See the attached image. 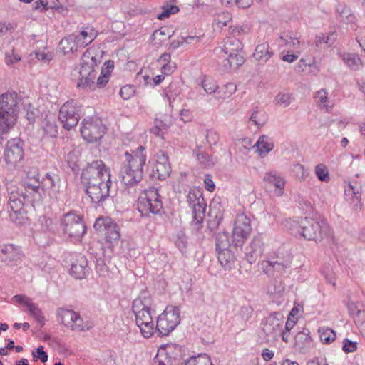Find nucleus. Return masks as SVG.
Listing matches in <instances>:
<instances>
[{
    "label": "nucleus",
    "mask_w": 365,
    "mask_h": 365,
    "mask_svg": "<svg viewBox=\"0 0 365 365\" xmlns=\"http://www.w3.org/2000/svg\"><path fill=\"white\" fill-rule=\"evenodd\" d=\"M315 173L318 179L322 182H327L329 180V172L323 164L317 165L315 168Z\"/></svg>",
    "instance_id": "0e129e2a"
},
{
    "label": "nucleus",
    "mask_w": 365,
    "mask_h": 365,
    "mask_svg": "<svg viewBox=\"0 0 365 365\" xmlns=\"http://www.w3.org/2000/svg\"><path fill=\"white\" fill-rule=\"evenodd\" d=\"M24 142L19 138L6 142L4 153V160L9 169L21 166L24 157Z\"/></svg>",
    "instance_id": "9d476101"
},
{
    "label": "nucleus",
    "mask_w": 365,
    "mask_h": 365,
    "mask_svg": "<svg viewBox=\"0 0 365 365\" xmlns=\"http://www.w3.org/2000/svg\"><path fill=\"white\" fill-rule=\"evenodd\" d=\"M41 182L43 192L47 190L50 195L59 192L61 178L58 174L48 173Z\"/></svg>",
    "instance_id": "5701e85b"
},
{
    "label": "nucleus",
    "mask_w": 365,
    "mask_h": 365,
    "mask_svg": "<svg viewBox=\"0 0 365 365\" xmlns=\"http://www.w3.org/2000/svg\"><path fill=\"white\" fill-rule=\"evenodd\" d=\"M199 86L204 89L207 94H212L215 93L218 88V85L217 84L216 81L212 78H208L201 81Z\"/></svg>",
    "instance_id": "5fc2aeb1"
},
{
    "label": "nucleus",
    "mask_w": 365,
    "mask_h": 365,
    "mask_svg": "<svg viewBox=\"0 0 365 365\" xmlns=\"http://www.w3.org/2000/svg\"><path fill=\"white\" fill-rule=\"evenodd\" d=\"M245 259L252 264L255 262L259 256L262 254L259 253V250H253L249 245L245 247Z\"/></svg>",
    "instance_id": "69168bd1"
},
{
    "label": "nucleus",
    "mask_w": 365,
    "mask_h": 365,
    "mask_svg": "<svg viewBox=\"0 0 365 365\" xmlns=\"http://www.w3.org/2000/svg\"><path fill=\"white\" fill-rule=\"evenodd\" d=\"M89 271L86 257L81 253H75L71 264V275L76 279H81L87 276Z\"/></svg>",
    "instance_id": "6ab92c4d"
},
{
    "label": "nucleus",
    "mask_w": 365,
    "mask_h": 365,
    "mask_svg": "<svg viewBox=\"0 0 365 365\" xmlns=\"http://www.w3.org/2000/svg\"><path fill=\"white\" fill-rule=\"evenodd\" d=\"M180 310L178 307L168 306L158 317L155 331L158 336L168 335L180 324Z\"/></svg>",
    "instance_id": "0eeeda50"
},
{
    "label": "nucleus",
    "mask_w": 365,
    "mask_h": 365,
    "mask_svg": "<svg viewBox=\"0 0 365 365\" xmlns=\"http://www.w3.org/2000/svg\"><path fill=\"white\" fill-rule=\"evenodd\" d=\"M252 312L253 309L250 305H243L237 311L234 319L239 322L241 329L246 327V323L251 318Z\"/></svg>",
    "instance_id": "c756f323"
},
{
    "label": "nucleus",
    "mask_w": 365,
    "mask_h": 365,
    "mask_svg": "<svg viewBox=\"0 0 365 365\" xmlns=\"http://www.w3.org/2000/svg\"><path fill=\"white\" fill-rule=\"evenodd\" d=\"M24 257V255L18 245L11 243L0 245V259L6 265H16Z\"/></svg>",
    "instance_id": "2eb2a0df"
},
{
    "label": "nucleus",
    "mask_w": 365,
    "mask_h": 365,
    "mask_svg": "<svg viewBox=\"0 0 365 365\" xmlns=\"http://www.w3.org/2000/svg\"><path fill=\"white\" fill-rule=\"evenodd\" d=\"M145 148L140 145L138 146L133 154L125 152V160L123 165L130 167V168L135 170V178L143 177V167L146 163V154L145 153Z\"/></svg>",
    "instance_id": "ddd939ff"
},
{
    "label": "nucleus",
    "mask_w": 365,
    "mask_h": 365,
    "mask_svg": "<svg viewBox=\"0 0 365 365\" xmlns=\"http://www.w3.org/2000/svg\"><path fill=\"white\" fill-rule=\"evenodd\" d=\"M295 346L298 347V349H303L307 346H309L311 343L312 338L309 335V331L307 329H304L302 331H298L295 336Z\"/></svg>",
    "instance_id": "a19ab883"
},
{
    "label": "nucleus",
    "mask_w": 365,
    "mask_h": 365,
    "mask_svg": "<svg viewBox=\"0 0 365 365\" xmlns=\"http://www.w3.org/2000/svg\"><path fill=\"white\" fill-rule=\"evenodd\" d=\"M81 124V135L88 143L97 142L105 133L106 128L98 120H94L92 118H85Z\"/></svg>",
    "instance_id": "f8f14e48"
},
{
    "label": "nucleus",
    "mask_w": 365,
    "mask_h": 365,
    "mask_svg": "<svg viewBox=\"0 0 365 365\" xmlns=\"http://www.w3.org/2000/svg\"><path fill=\"white\" fill-rule=\"evenodd\" d=\"M181 365H213L210 357L206 354H199L197 356L190 357L185 364Z\"/></svg>",
    "instance_id": "a18cd8bd"
},
{
    "label": "nucleus",
    "mask_w": 365,
    "mask_h": 365,
    "mask_svg": "<svg viewBox=\"0 0 365 365\" xmlns=\"http://www.w3.org/2000/svg\"><path fill=\"white\" fill-rule=\"evenodd\" d=\"M232 19V15L230 13L222 12L218 14L215 18V24L220 28L227 26L228 22Z\"/></svg>",
    "instance_id": "680f3d73"
},
{
    "label": "nucleus",
    "mask_w": 365,
    "mask_h": 365,
    "mask_svg": "<svg viewBox=\"0 0 365 365\" xmlns=\"http://www.w3.org/2000/svg\"><path fill=\"white\" fill-rule=\"evenodd\" d=\"M18 94L15 92L5 93L0 96V145L6 139L7 133L16 121Z\"/></svg>",
    "instance_id": "f257e3e1"
},
{
    "label": "nucleus",
    "mask_w": 365,
    "mask_h": 365,
    "mask_svg": "<svg viewBox=\"0 0 365 365\" xmlns=\"http://www.w3.org/2000/svg\"><path fill=\"white\" fill-rule=\"evenodd\" d=\"M293 100L292 96L288 92H279L274 98V103L277 106L287 108Z\"/></svg>",
    "instance_id": "603ef678"
},
{
    "label": "nucleus",
    "mask_w": 365,
    "mask_h": 365,
    "mask_svg": "<svg viewBox=\"0 0 365 365\" xmlns=\"http://www.w3.org/2000/svg\"><path fill=\"white\" fill-rule=\"evenodd\" d=\"M336 11L339 14L341 21L346 24L351 23L355 19V16L351 14V10L345 6L339 4Z\"/></svg>",
    "instance_id": "8fccbe9b"
},
{
    "label": "nucleus",
    "mask_w": 365,
    "mask_h": 365,
    "mask_svg": "<svg viewBox=\"0 0 365 365\" xmlns=\"http://www.w3.org/2000/svg\"><path fill=\"white\" fill-rule=\"evenodd\" d=\"M337 34L335 31L329 34L326 37L323 34H320L316 36L315 45L317 47L322 46L323 43L331 46L335 42Z\"/></svg>",
    "instance_id": "3c124183"
},
{
    "label": "nucleus",
    "mask_w": 365,
    "mask_h": 365,
    "mask_svg": "<svg viewBox=\"0 0 365 365\" xmlns=\"http://www.w3.org/2000/svg\"><path fill=\"white\" fill-rule=\"evenodd\" d=\"M250 232L251 231L240 228L239 226L235 225L232 235V246L235 248L237 247H242L245 241L250 235Z\"/></svg>",
    "instance_id": "2f4dec72"
},
{
    "label": "nucleus",
    "mask_w": 365,
    "mask_h": 365,
    "mask_svg": "<svg viewBox=\"0 0 365 365\" xmlns=\"http://www.w3.org/2000/svg\"><path fill=\"white\" fill-rule=\"evenodd\" d=\"M267 261H277V262H284L285 264H291L292 256L289 250L284 246L279 247Z\"/></svg>",
    "instance_id": "7c9ffc66"
},
{
    "label": "nucleus",
    "mask_w": 365,
    "mask_h": 365,
    "mask_svg": "<svg viewBox=\"0 0 365 365\" xmlns=\"http://www.w3.org/2000/svg\"><path fill=\"white\" fill-rule=\"evenodd\" d=\"M260 156L264 157L274 148L273 140L267 135H262L255 144Z\"/></svg>",
    "instance_id": "72a5a7b5"
},
{
    "label": "nucleus",
    "mask_w": 365,
    "mask_h": 365,
    "mask_svg": "<svg viewBox=\"0 0 365 365\" xmlns=\"http://www.w3.org/2000/svg\"><path fill=\"white\" fill-rule=\"evenodd\" d=\"M135 170L123 164L120 169V175L123 182L127 186L133 187L140 182L143 178H135Z\"/></svg>",
    "instance_id": "393cba45"
},
{
    "label": "nucleus",
    "mask_w": 365,
    "mask_h": 365,
    "mask_svg": "<svg viewBox=\"0 0 365 365\" xmlns=\"http://www.w3.org/2000/svg\"><path fill=\"white\" fill-rule=\"evenodd\" d=\"M153 312L154 311L133 312L135 316L136 324L145 338L150 337L154 333Z\"/></svg>",
    "instance_id": "a211bd4d"
},
{
    "label": "nucleus",
    "mask_w": 365,
    "mask_h": 365,
    "mask_svg": "<svg viewBox=\"0 0 365 365\" xmlns=\"http://www.w3.org/2000/svg\"><path fill=\"white\" fill-rule=\"evenodd\" d=\"M299 233L307 240L320 242L332 237V230L327 220L319 217L317 219L304 217L299 223Z\"/></svg>",
    "instance_id": "f03ea898"
},
{
    "label": "nucleus",
    "mask_w": 365,
    "mask_h": 365,
    "mask_svg": "<svg viewBox=\"0 0 365 365\" xmlns=\"http://www.w3.org/2000/svg\"><path fill=\"white\" fill-rule=\"evenodd\" d=\"M250 219L247 217L244 214H241L237 215L235 225L239 226L240 228L244 230H248L249 231L252 230L251 225H250Z\"/></svg>",
    "instance_id": "e2e57ef3"
},
{
    "label": "nucleus",
    "mask_w": 365,
    "mask_h": 365,
    "mask_svg": "<svg viewBox=\"0 0 365 365\" xmlns=\"http://www.w3.org/2000/svg\"><path fill=\"white\" fill-rule=\"evenodd\" d=\"M263 180L269 185L273 186L276 188L275 195L279 197L283 195L285 186V180L284 178H282L277 172L274 171L266 173L264 175Z\"/></svg>",
    "instance_id": "b1692460"
},
{
    "label": "nucleus",
    "mask_w": 365,
    "mask_h": 365,
    "mask_svg": "<svg viewBox=\"0 0 365 365\" xmlns=\"http://www.w3.org/2000/svg\"><path fill=\"white\" fill-rule=\"evenodd\" d=\"M217 259L225 270L231 269L235 262V256L230 249L218 251Z\"/></svg>",
    "instance_id": "cd10ccee"
},
{
    "label": "nucleus",
    "mask_w": 365,
    "mask_h": 365,
    "mask_svg": "<svg viewBox=\"0 0 365 365\" xmlns=\"http://www.w3.org/2000/svg\"><path fill=\"white\" fill-rule=\"evenodd\" d=\"M76 34H71L66 37L63 38L59 42V49L63 54L74 53L78 51L76 43Z\"/></svg>",
    "instance_id": "c85d7f7f"
},
{
    "label": "nucleus",
    "mask_w": 365,
    "mask_h": 365,
    "mask_svg": "<svg viewBox=\"0 0 365 365\" xmlns=\"http://www.w3.org/2000/svg\"><path fill=\"white\" fill-rule=\"evenodd\" d=\"M26 307L28 309L29 314L40 324L41 327L45 324V317L41 309L37 304L33 303L31 301L26 302Z\"/></svg>",
    "instance_id": "e433bc0d"
},
{
    "label": "nucleus",
    "mask_w": 365,
    "mask_h": 365,
    "mask_svg": "<svg viewBox=\"0 0 365 365\" xmlns=\"http://www.w3.org/2000/svg\"><path fill=\"white\" fill-rule=\"evenodd\" d=\"M193 154L196 156L199 163L205 168L211 167L216 163V158H213L204 151L194 150Z\"/></svg>",
    "instance_id": "79ce46f5"
},
{
    "label": "nucleus",
    "mask_w": 365,
    "mask_h": 365,
    "mask_svg": "<svg viewBox=\"0 0 365 365\" xmlns=\"http://www.w3.org/2000/svg\"><path fill=\"white\" fill-rule=\"evenodd\" d=\"M93 327V324L86 321L84 322L81 317L80 314L76 312V317H74L73 324L71 329L76 331H82L84 330H89Z\"/></svg>",
    "instance_id": "37998d69"
},
{
    "label": "nucleus",
    "mask_w": 365,
    "mask_h": 365,
    "mask_svg": "<svg viewBox=\"0 0 365 365\" xmlns=\"http://www.w3.org/2000/svg\"><path fill=\"white\" fill-rule=\"evenodd\" d=\"M137 208L142 216L159 214L163 209V202L158 190L155 187L145 190L138 200Z\"/></svg>",
    "instance_id": "39448f33"
},
{
    "label": "nucleus",
    "mask_w": 365,
    "mask_h": 365,
    "mask_svg": "<svg viewBox=\"0 0 365 365\" xmlns=\"http://www.w3.org/2000/svg\"><path fill=\"white\" fill-rule=\"evenodd\" d=\"M179 8L175 5H166L162 7V12L158 14V19L163 20L168 18L171 14L179 11Z\"/></svg>",
    "instance_id": "052dcab7"
},
{
    "label": "nucleus",
    "mask_w": 365,
    "mask_h": 365,
    "mask_svg": "<svg viewBox=\"0 0 365 365\" xmlns=\"http://www.w3.org/2000/svg\"><path fill=\"white\" fill-rule=\"evenodd\" d=\"M267 265L265 267L264 271L268 274H272L274 276V272H277L276 277L285 273L286 269L289 268L291 264H285L284 262H277V261H267Z\"/></svg>",
    "instance_id": "f704fd0d"
},
{
    "label": "nucleus",
    "mask_w": 365,
    "mask_h": 365,
    "mask_svg": "<svg viewBox=\"0 0 365 365\" xmlns=\"http://www.w3.org/2000/svg\"><path fill=\"white\" fill-rule=\"evenodd\" d=\"M111 185L112 183H103L99 186H90V188L86 189V192L92 202L101 204L110 197Z\"/></svg>",
    "instance_id": "aec40b11"
},
{
    "label": "nucleus",
    "mask_w": 365,
    "mask_h": 365,
    "mask_svg": "<svg viewBox=\"0 0 365 365\" xmlns=\"http://www.w3.org/2000/svg\"><path fill=\"white\" fill-rule=\"evenodd\" d=\"M242 44L241 41L235 37H229L226 40L222 51L225 53H232L241 52Z\"/></svg>",
    "instance_id": "58836bf2"
},
{
    "label": "nucleus",
    "mask_w": 365,
    "mask_h": 365,
    "mask_svg": "<svg viewBox=\"0 0 365 365\" xmlns=\"http://www.w3.org/2000/svg\"><path fill=\"white\" fill-rule=\"evenodd\" d=\"M155 164L152 168L150 174L153 180H163L166 179L171 173V166L169 162L168 155L165 151L160 150L155 155Z\"/></svg>",
    "instance_id": "4468645a"
},
{
    "label": "nucleus",
    "mask_w": 365,
    "mask_h": 365,
    "mask_svg": "<svg viewBox=\"0 0 365 365\" xmlns=\"http://www.w3.org/2000/svg\"><path fill=\"white\" fill-rule=\"evenodd\" d=\"M154 364L155 365H181L176 358L172 359L167 355H157L154 359Z\"/></svg>",
    "instance_id": "4d7b16f0"
},
{
    "label": "nucleus",
    "mask_w": 365,
    "mask_h": 365,
    "mask_svg": "<svg viewBox=\"0 0 365 365\" xmlns=\"http://www.w3.org/2000/svg\"><path fill=\"white\" fill-rule=\"evenodd\" d=\"M232 245V242H230L229 238V234L227 232H219L215 237V246L216 251H222L227 249H230V247Z\"/></svg>",
    "instance_id": "ea45409f"
},
{
    "label": "nucleus",
    "mask_w": 365,
    "mask_h": 365,
    "mask_svg": "<svg viewBox=\"0 0 365 365\" xmlns=\"http://www.w3.org/2000/svg\"><path fill=\"white\" fill-rule=\"evenodd\" d=\"M342 60L353 71H358L363 66L361 59L356 53H345L342 55Z\"/></svg>",
    "instance_id": "c9c22d12"
},
{
    "label": "nucleus",
    "mask_w": 365,
    "mask_h": 365,
    "mask_svg": "<svg viewBox=\"0 0 365 365\" xmlns=\"http://www.w3.org/2000/svg\"><path fill=\"white\" fill-rule=\"evenodd\" d=\"M20 188H22L24 192H26L27 201L29 203L38 202L42 198L43 190L41 182L36 176L25 180Z\"/></svg>",
    "instance_id": "f3484780"
},
{
    "label": "nucleus",
    "mask_w": 365,
    "mask_h": 365,
    "mask_svg": "<svg viewBox=\"0 0 365 365\" xmlns=\"http://www.w3.org/2000/svg\"><path fill=\"white\" fill-rule=\"evenodd\" d=\"M80 153L78 150L73 149L67 154L66 161L69 168L74 170L78 167L79 161Z\"/></svg>",
    "instance_id": "13d9d810"
},
{
    "label": "nucleus",
    "mask_w": 365,
    "mask_h": 365,
    "mask_svg": "<svg viewBox=\"0 0 365 365\" xmlns=\"http://www.w3.org/2000/svg\"><path fill=\"white\" fill-rule=\"evenodd\" d=\"M7 192L8 208L11 209L9 217L16 224L22 225L27 219L26 205L29 202L26 194L22 188L12 183L7 186Z\"/></svg>",
    "instance_id": "20e7f679"
},
{
    "label": "nucleus",
    "mask_w": 365,
    "mask_h": 365,
    "mask_svg": "<svg viewBox=\"0 0 365 365\" xmlns=\"http://www.w3.org/2000/svg\"><path fill=\"white\" fill-rule=\"evenodd\" d=\"M104 173L110 174L109 168L106 167L105 163L101 160H94L88 163L86 167L84 168L81 174V182L88 181L91 182V180L101 178L104 175Z\"/></svg>",
    "instance_id": "dca6fc26"
},
{
    "label": "nucleus",
    "mask_w": 365,
    "mask_h": 365,
    "mask_svg": "<svg viewBox=\"0 0 365 365\" xmlns=\"http://www.w3.org/2000/svg\"><path fill=\"white\" fill-rule=\"evenodd\" d=\"M264 245L263 237L261 235L255 236L249 245L253 250H259L260 254H262L264 252Z\"/></svg>",
    "instance_id": "338daca9"
},
{
    "label": "nucleus",
    "mask_w": 365,
    "mask_h": 365,
    "mask_svg": "<svg viewBox=\"0 0 365 365\" xmlns=\"http://www.w3.org/2000/svg\"><path fill=\"white\" fill-rule=\"evenodd\" d=\"M93 227L98 234L104 236L106 241L110 244V247L118 243L120 238V227L110 217H98Z\"/></svg>",
    "instance_id": "6e6552de"
},
{
    "label": "nucleus",
    "mask_w": 365,
    "mask_h": 365,
    "mask_svg": "<svg viewBox=\"0 0 365 365\" xmlns=\"http://www.w3.org/2000/svg\"><path fill=\"white\" fill-rule=\"evenodd\" d=\"M318 332L320 341L323 344H329L336 339L335 331L329 327H320Z\"/></svg>",
    "instance_id": "c03bdc74"
},
{
    "label": "nucleus",
    "mask_w": 365,
    "mask_h": 365,
    "mask_svg": "<svg viewBox=\"0 0 365 365\" xmlns=\"http://www.w3.org/2000/svg\"><path fill=\"white\" fill-rule=\"evenodd\" d=\"M284 317L279 312H274L266 319L263 331L266 335H272L282 329Z\"/></svg>",
    "instance_id": "4be33fe9"
},
{
    "label": "nucleus",
    "mask_w": 365,
    "mask_h": 365,
    "mask_svg": "<svg viewBox=\"0 0 365 365\" xmlns=\"http://www.w3.org/2000/svg\"><path fill=\"white\" fill-rule=\"evenodd\" d=\"M346 307L350 315L354 317H358L359 319H360L361 322L365 321V315L362 314H364V312H362L361 309L359 308L356 303L353 302H349Z\"/></svg>",
    "instance_id": "bf43d9fd"
},
{
    "label": "nucleus",
    "mask_w": 365,
    "mask_h": 365,
    "mask_svg": "<svg viewBox=\"0 0 365 365\" xmlns=\"http://www.w3.org/2000/svg\"><path fill=\"white\" fill-rule=\"evenodd\" d=\"M74 317H76V312L72 309L59 308L57 310V317L67 327H71Z\"/></svg>",
    "instance_id": "4c0bfd02"
},
{
    "label": "nucleus",
    "mask_w": 365,
    "mask_h": 365,
    "mask_svg": "<svg viewBox=\"0 0 365 365\" xmlns=\"http://www.w3.org/2000/svg\"><path fill=\"white\" fill-rule=\"evenodd\" d=\"M60 225L63 232L70 237L80 239L86 232V227L81 217L73 211L62 216Z\"/></svg>",
    "instance_id": "1a4fd4ad"
},
{
    "label": "nucleus",
    "mask_w": 365,
    "mask_h": 365,
    "mask_svg": "<svg viewBox=\"0 0 365 365\" xmlns=\"http://www.w3.org/2000/svg\"><path fill=\"white\" fill-rule=\"evenodd\" d=\"M32 356L34 361L40 360L42 363L48 361V354L43 350V346H39L35 351L32 352Z\"/></svg>",
    "instance_id": "774afa93"
},
{
    "label": "nucleus",
    "mask_w": 365,
    "mask_h": 365,
    "mask_svg": "<svg viewBox=\"0 0 365 365\" xmlns=\"http://www.w3.org/2000/svg\"><path fill=\"white\" fill-rule=\"evenodd\" d=\"M80 115L81 106L74 100H71L61 107L58 119L63 124V127L70 130L78 124Z\"/></svg>",
    "instance_id": "9b49d317"
},
{
    "label": "nucleus",
    "mask_w": 365,
    "mask_h": 365,
    "mask_svg": "<svg viewBox=\"0 0 365 365\" xmlns=\"http://www.w3.org/2000/svg\"><path fill=\"white\" fill-rule=\"evenodd\" d=\"M228 55L227 58L226 59L227 63H225L224 66L226 67L229 65L230 68H237L240 66L242 65L245 62V59L243 56L240 53V52L233 53H226Z\"/></svg>",
    "instance_id": "49530a36"
},
{
    "label": "nucleus",
    "mask_w": 365,
    "mask_h": 365,
    "mask_svg": "<svg viewBox=\"0 0 365 365\" xmlns=\"http://www.w3.org/2000/svg\"><path fill=\"white\" fill-rule=\"evenodd\" d=\"M83 186L86 189L90 188V186H99L103 185V183H112L110 180V174L104 173V175L98 178H95L93 180H91V182L89 180L81 182Z\"/></svg>",
    "instance_id": "864d4df0"
},
{
    "label": "nucleus",
    "mask_w": 365,
    "mask_h": 365,
    "mask_svg": "<svg viewBox=\"0 0 365 365\" xmlns=\"http://www.w3.org/2000/svg\"><path fill=\"white\" fill-rule=\"evenodd\" d=\"M250 120L253 122L258 128L262 127L267 122L266 113L256 107L250 117Z\"/></svg>",
    "instance_id": "de8ad7c7"
},
{
    "label": "nucleus",
    "mask_w": 365,
    "mask_h": 365,
    "mask_svg": "<svg viewBox=\"0 0 365 365\" xmlns=\"http://www.w3.org/2000/svg\"><path fill=\"white\" fill-rule=\"evenodd\" d=\"M43 130L44 135L48 138H56L58 134V129L55 123L47 120L43 122Z\"/></svg>",
    "instance_id": "6e6d98bb"
},
{
    "label": "nucleus",
    "mask_w": 365,
    "mask_h": 365,
    "mask_svg": "<svg viewBox=\"0 0 365 365\" xmlns=\"http://www.w3.org/2000/svg\"><path fill=\"white\" fill-rule=\"evenodd\" d=\"M99 61L93 52L87 49L81 56L79 68V78L77 86L83 89L93 91L98 87L96 76L98 72Z\"/></svg>",
    "instance_id": "7ed1b4c3"
},
{
    "label": "nucleus",
    "mask_w": 365,
    "mask_h": 365,
    "mask_svg": "<svg viewBox=\"0 0 365 365\" xmlns=\"http://www.w3.org/2000/svg\"><path fill=\"white\" fill-rule=\"evenodd\" d=\"M346 195L351 194L352 195L351 199V204L355 210L361 209V186L359 185L356 182H350L349 188L345 189Z\"/></svg>",
    "instance_id": "a878e982"
},
{
    "label": "nucleus",
    "mask_w": 365,
    "mask_h": 365,
    "mask_svg": "<svg viewBox=\"0 0 365 365\" xmlns=\"http://www.w3.org/2000/svg\"><path fill=\"white\" fill-rule=\"evenodd\" d=\"M38 225L41 231L43 232H55L56 230V225L53 224V220L45 215L39 217Z\"/></svg>",
    "instance_id": "09e8293b"
},
{
    "label": "nucleus",
    "mask_w": 365,
    "mask_h": 365,
    "mask_svg": "<svg viewBox=\"0 0 365 365\" xmlns=\"http://www.w3.org/2000/svg\"><path fill=\"white\" fill-rule=\"evenodd\" d=\"M187 202L192 210L191 225L198 231L202 227V223L205 215L207 204L202 193L200 190L190 189L187 195Z\"/></svg>",
    "instance_id": "423d86ee"
},
{
    "label": "nucleus",
    "mask_w": 365,
    "mask_h": 365,
    "mask_svg": "<svg viewBox=\"0 0 365 365\" xmlns=\"http://www.w3.org/2000/svg\"><path fill=\"white\" fill-rule=\"evenodd\" d=\"M114 68V62L113 61H107L103 63L101 68V75L97 78V85L98 88L104 87L108 82L110 73Z\"/></svg>",
    "instance_id": "473e14b6"
},
{
    "label": "nucleus",
    "mask_w": 365,
    "mask_h": 365,
    "mask_svg": "<svg viewBox=\"0 0 365 365\" xmlns=\"http://www.w3.org/2000/svg\"><path fill=\"white\" fill-rule=\"evenodd\" d=\"M133 312L154 311V304L151 294L148 291H142L132 304Z\"/></svg>",
    "instance_id": "412c9836"
},
{
    "label": "nucleus",
    "mask_w": 365,
    "mask_h": 365,
    "mask_svg": "<svg viewBox=\"0 0 365 365\" xmlns=\"http://www.w3.org/2000/svg\"><path fill=\"white\" fill-rule=\"evenodd\" d=\"M273 55L274 51L266 42L258 44L253 54L254 58L262 63H266Z\"/></svg>",
    "instance_id": "bb28decb"
}]
</instances>
